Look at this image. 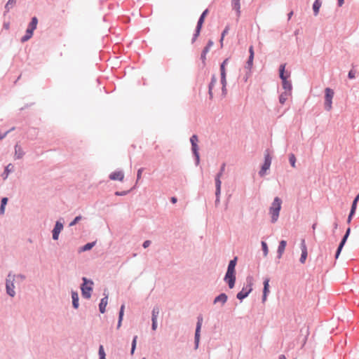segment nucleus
Returning a JSON list of instances; mask_svg holds the SVG:
<instances>
[{"instance_id":"nucleus-45","label":"nucleus","mask_w":359,"mask_h":359,"mask_svg":"<svg viewBox=\"0 0 359 359\" xmlns=\"http://www.w3.org/2000/svg\"><path fill=\"white\" fill-rule=\"evenodd\" d=\"M229 28L226 27L222 34L221 43H222L224 36L228 33Z\"/></svg>"},{"instance_id":"nucleus-6","label":"nucleus","mask_w":359,"mask_h":359,"mask_svg":"<svg viewBox=\"0 0 359 359\" xmlns=\"http://www.w3.org/2000/svg\"><path fill=\"white\" fill-rule=\"evenodd\" d=\"M15 280V276L9 274L6 279V291L11 297H14L15 292L14 291L13 281Z\"/></svg>"},{"instance_id":"nucleus-4","label":"nucleus","mask_w":359,"mask_h":359,"mask_svg":"<svg viewBox=\"0 0 359 359\" xmlns=\"http://www.w3.org/2000/svg\"><path fill=\"white\" fill-rule=\"evenodd\" d=\"M334 95V93L331 88H326L325 89V109L327 111H330L332 108V104Z\"/></svg>"},{"instance_id":"nucleus-28","label":"nucleus","mask_w":359,"mask_h":359,"mask_svg":"<svg viewBox=\"0 0 359 359\" xmlns=\"http://www.w3.org/2000/svg\"><path fill=\"white\" fill-rule=\"evenodd\" d=\"M236 260H237V258L235 257L233 259L230 261L229 266H228L227 271H229V273L232 272V273H235V266L236 264Z\"/></svg>"},{"instance_id":"nucleus-26","label":"nucleus","mask_w":359,"mask_h":359,"mask_svg":"<svg viewBox=\"0 0 359 359\" xmlns=\"http://www.w3.org/2000/svg\"><path fill=\"white\" fill-rule=\"evenodd\" d=\"M72 304L73 306L75 309L79 307V296L78 294L75 292H72Z\"/></svg>"},{"instance_id":"nucleus-61","label":"nucleus","mask_w":359,"mask_h":359,"mask_svg":"<svg viewBox=\"0 0 359 359\" xmlns=\"http://www.w3.org/2000/svg\"><path fill=\"white\" fill-rule=\"evenodd\" d=\"M316 227V224H313V226H312L313 229L315 230Z\"/></svg>"},{"instance_id":"nucleus-16","label":"nucleus","mask_w":359,"mask_h":359,"mask_svg":"<svg viewBox=\"0 0 359 359\" xmlns=\"http://www.w3.org/2000/svg\"><path fill=\"white\" fill-rule=\"evenodd\" d=\"M301 249H302V255L300 257V262L304 264L306 259L307 255H308L307 248H306L304 240H302V241Z\"/></svg>"},{"instance_id":"nucleus-22","label":"nucleus","mask_w":359,"mask_h":359,"mask_svg":"<svg viewBox=\"0 0 359 359\" xmlns=\"http://www.w3.org/2000/svg\"><path fill=\"white\" fill-rule=\"evenodd\" d=\"M241 0H232L231 5L233 8L236 11L237 15L239 17L241 15Z\"/></svg>"},{"instance_id":"nucleus-63","label":"nucleus","mask_w":359,"mask_h":359,"mask_svg":"<svg viewBox=\"0 0 359 359\" xmlns=\"http://www.w3.org/2000/svg\"><path fill=\"white\" fill-rule=\"evenodd\" d=\"M18 278H20L21 279L23 278V277L22 276H19Z\"/></svg>"},{"instance_id":"nucleus-47","label":"nucleus","mask_w":359,"mask_h":359,"mask_svg":"<svg viewBox=\"0 0 359 359\" xmlns=\"http://www.w3.org/2000/svg\"><path fill=\"white\" fill-rule=\"evenodd\" d=\"M142 170H143V168H140V169L138 170V171H137V180H140V179L141 178Z\"/></svg>"},{"instance_id":"nucleus-7","label":"nucleus","mask_w":359,"mask_h":359,"mask_svg":"<svg viewBox=\"0 0 359 359\" xmlns=\"http://www.w3.org/2000/svg\"><path fill=\"white\" fill-rule=\"evenodd\" d=\"M271 163V157L270 156V154L269 151H266L265 156H264V163L262 167V169L259 172L260 175H264L265 172L269 169Z\"/></svg>"},{"instance_id":"nucleus-62","label":"nucleus","mask_w":359,"mask_h":359,"mask_svg":"<svg viewBox=\"0 0 359 359\" xmlns=\"http://www.w3.org/2000/svg\"><path fill=\"white\" fill-rule=\"evenodd\" d=\"M292 15V12L289 13V18L291 17Z\"/></svg>"},{"instance_id":"nucleus-56","label":"nucleus","mask_w":359,"mask_h":359,"mask_svg":"<svg viewBox=\"0 0 359 359\" xmlns=\"http://www.w3.org/2000/svg\"><path fill=\"white\" fill-rule=\"evenodd\" d=\"M177 198H175V197H172V198H171V202H172V203H177Z\"/></svg>"},{"instance_id":"nucleus-40","label":"nucleus","mask_w":359,"mask_h":359,"mask_svg":"<svg viewBox=\"0 0 359 359\" xmlns=\"http://www.w3.org/2000/svg\"><path fill=\"white\" fill-rule=\"evenodd\" d=\"M100 359H105V353L103 346L101 345L99 348Z\"/></svg>"},{"instance_id":"nucleus-32","label":"nucleus","mask_w":359,"mask_h":359,"mask_svg":"<svg viewBox=\"0 0 359 359\" xmlns=\"http://www.w3.org/2000/svg\"><path fill=\"white\" fill-rule=\"evenodd\" d=\"M13 165L11 163L8 164L6 168H5V170H4V172L3 174L4 175V179L6 180L8 175L10 174V172L12 171L13 170Z\"/></svg>"},{"instance_id":"nucleus-49","label":"nucleus","mask_w":359,"mask_h":359,"mask_svg":"<svg viewBox=\"0 0 359 359\" xmlns=\"http://www.w3.org/2000/svg\"><path fill=\"white\" fill-rule=\"evenodd\" d=\"M150 243H151V241H145L144 242V243H143V247H144V248H147V247H149V246Z\"/></svg>"},{"instance_id":"nucleus-59","label":"nucleus","mask_w":359,"mask_h":359,"mask_svg":"<svg viewBox=\"0 0 359 359\" xmlns=\"http://www.w3.org/2000/svg\"><path fill=\"white\" fill-rule=\"evenodd\" d=\"M279 359H286L285 356L284 355H280L279 356Z\"/></svg>"},{"instance_id":"nucleus-15","label":"nucleus","mask_w":359,"mask_h":359,"mask_svg":"<svg viewBox=\"0 0 359 359\" xmlns=\"http://www.w3.org/2000/svg\"><path fill=\"white\" fill-rule=\"evenodd\" d=\"M350 231H351V229H350V228H348V229H347V231H346V234L344 235V238H343L342 241H341V243H340V244H339V248H338V249H337V252H336V255H335V257H336V258H338V257H339V254H340V252H341V249H342L343 246L344 245V244H345V243H346V240H347V238H348V235H349V233H350Z\"/></svg>"},{"instance_id":"nucleus-12","label":"nucleus","mask_w":359,"mask_h":359,"mask_svg":"<svg viewBox=\"0 0 359 359\" xmlns=\"http://www.w3.org/2000/svg\"><path fill=\"white\" fill-rule=\"evenodd\" d=\"M358 201H359V194L355 196V198H354V200L353 201V203H352V205H351V212L349 213V215H348V219H347V222L348 223L351 222L352 217L355 214V210H356V208H357V204H358Z\"/></svg>"},{"instance_id":"nucleus-24","label":"nucleus","mask_w":359,"mask_h":359,"mask_svg":"<svg viewBox=\"0 0 359 359\" xmlns=\"http://www.w3.org/2000/svg\"><path fill=\"white\" fill-rule=\"evenodd\" d=\"M287 245V242L285 241H281L279 243V246L278 248V257L280 258L285 251V247Z\"/></svg>"},{"instance_id":"nucleus-53","label":"nucleus","mask_w":359,"mask_h":359,"mask_svg":"<svg viewBox=\"0 0 359 359\" xmlns=\"http://www.w3.org/2000/svg\"><path fill=\"white\" fill-rule=\"evenodd\" d=\"M206 55L205 53H201V60H203V62H205V59H206Z\"/></svg>"},{"instance_id":"nucleus-1","label":"nucleus","mask_w":359,"mask_h":359,"mask_svg":"<svg viewBox=\"0 0 359 359\" xmlns=\"http://www.w3.org/2000/svg\"><path fill=\"white\" fill-rule=\"evenodd\" d=\"M281 205V199L278 197H276L269 209V214L271 216V222L273 223L276 222L278 219Z\"/></svg>"},{"instance_id":"nucleus-42","label":"nucleus","mask_w":359,"mask_h":359,"mask_svg":"<svg viewBox=\"0 0 359 359\" xmlns=\"http://www.w3.org/2000/svg\"><path fill=\"white\" fill-rule=\"evenodd\" d=\"M137 339V336H135V337L133 338V343H132V348H131V353H132V354L134 353V351H135V347H136Z\"/></svg>"},{"instance_id":"nucleus-44","label":"nucleus","mask_w":359,"mask_h":359,"mask_svg":"<svg viewBox=\"0 0 359 359\" xmlns=\"http://www.w3.org/2000/svg\"><path fill=\"white\" fill-rule=\"evenodd\" d=\"M348 76L351 79H354L355 77V72L354 71H353V70H351L348 72Z\"/></svg>"},{"instance_id":"nucleus-27","label":"nucleus","mask_w":359,"mask_h":359,"mask_svg":"<svg viewBox=\"0 0 359 359\" xmlns=\"http://www.w3.org/2000/svg\"><path fill=\"white\" fill-rule=\"evenodd\" d=\"M191 146H192L193 153H194V156H196V163L198 164L200 161L198 144H191Z\"/></svg>"},{"instance_id":"nucleus-58","label":"nucleus","mask_w":359,"mask_h":359,"mask_svg":"<svg viewBox=\"0 0 359 359\" xmlns=\"http://www.w3.org/2000/svg\"><path fill=\"white\" fill-rule=\"evenodd\" d=\"M224 166H225V165H224V164H223V165H222V168H221V171H220L219 172H222V174L223 173V172H224Z\"/></svg>"},{"instance_id":"nucleus-55","label":"nucleus","mask_w":359,"mask_h":359,"mask_svg":"<svg viewBox=\"0 0 359 359\" xmlns=\"http://www.w3.org/2000/svg\"><path fill=\"white\" fill-rule=\"evenodd\" d=\"M208 9H205V10L203 12V13L201 14V15H202V16H203L204 18H205V17H206V15H208Z\"/></svg>"},{"instance_id":"nucleus-9","label":"nucleus","mask_w":359,"mask_h":359,"mask_svg":"<svg viewBox=\"0 0 359 359\" xmlns=\"http://www.w3.org/2000/svg\"><path fill=\"white\" fill-rule=\"evenodd\" d=\"M203 323V318L201 316H199L198 318V322L196 329V333H195V343H196V347L197 348L199 343L200 339V331Z\"/></svg>"},{"instance_id":"nucleus-50","label":"nucleus","mask_w":359,"mask_h":359,"mask_svg":"<svg viewBox=\"0 0 359 359\" xmlns=\"http://www.w3.org/2000/svg\"><path fill=\"white\" fill-rule=\"evenodd\" d=\"M249 53H250V55H252L254 56L255 55V53H254V48L252 46H251L250 48H249Z\"/></svg>"},{"instance_id":"nucleus-11","label":"nucleus","mask_w":359,"mask_h":359,"mask_svg":"<svg viewBox=\"0 0 359 359\" xmlns=\"http://www.w3.org/2000/svg\"><path fill=\"white\" fill-rule=\"evenodd\" d=\"M224 280L228 283L229 287L233 288L235 285L236 276L234 273L226 271Z\"/></svg>"},{"instance_id":"nucleus-8","label":"nucleus","mask_w":359,"mask_h":359,"mask_svg":"<svg viewBox=\"0 0 359 359\" xmlns=\"http://www.w3.org/2000/svg\"><path fill=\"white\" fill-rule=\"evenodd\" d=\"M253 60H254V56L250 55L249 58L246 62L245 69H247V72H246L245 76H244L245 82H247L248 79L251 76L252 68L253 66Z\"/></svg>"},{"instance_id":"nucleus-51","label":"nucleus","mask_w":359,"mask_h":359,"mask_svg":"<svg viewBox=\"0 0 359 359\" xmlns=\"http://www.w3.org/2000/svg\"><path fill=\"white\" fill-rule=\"evenodd\" d=\"M5 207H6V205H3L1 204V206H0V214H1V215L4 214Z\"/></svg>"},{"instance_id":"nucleus-64","label":"nucleus","mask_w":359,"mask_h":359,"mask_svg":"<svg viewBox=\"0 0 359 359\" xmlns=\"http://www.w3.org/2000/svg\"><path fill=\"white\" fill-rule=\"evenodd\" d=\"M142 359H146L145 358H143Z\"/></svg>"},{"instance_id":"nucleus-3","label":"nucleus","mask_w":359,"mask_h":359,"mask_svg":"<svg viewBox=\"0 0 359 359\" xmlns=\"http://www.w3.org/2000/svg\"><path fill=\"white\" fill-rule=\"evenodd\" d=\"M285 64H283L280 66V77L283 81V88L288 90L289 92L292 89V85L290 81H287V78L290 76V74L285 75Z\"/></svg>"},{"instance_id":"nucleus-21","label":"nucleus","mask_w":359,"mask_h":359,"mask_svg":"<svg viewBox=\"0 0 359 359\" xmlns=\"http://www.w3.org/2000/svg\"><path fill=\"white\" fill-rule=\"evenodd\" d=\"M107 302H108V295L106 294L105 297L101 299L100 305H99L100 311L102 313H104L105 312V309L107 305Z\"/></svg>"},{"instance_id":"nucleus-31","label":"nucleus","mask_w":359,"mask_h":359,"mask_svg":"<svg viewBox=\"0 0 359 359\" xmlns=\"http://www.w3.org/2000/svg\"><path fill=\"white\" fill-rule=\"evenodd\" d=\"M124 309H125V306L122 305L121 306V309H120V311H119L118 322V325H117L118 328H119L121 327V323H122L123 317V313H124Z\"/></svg>"},{"instance_id":"nucleus-37","label":"nucleus","mask_w":359,"mask_h":359,"mask_svg":"<svg viewBox=\"0 0 359 359\" xmlns=\"http://www.w3.org/2000/svg\"><path fill=\"white\" fill-rule=\"evenodd\" d=\"M213 45V42L212 41L210 40L207 44V46L204 48V49L203 50V53L207 54L209 51H210V49L211 48V47Z\"/></svg>"},{"instance_id":"nucleus-35","label":"nucleus","mask_w":359,"mask_h":359,"mask_svg":"<svg viewBox=\"0 0 359 359\" xmlns=\"http://www.w3.org/2000/svg\"><path fill=\"white\" fill-rule=\"evenodd\" d=\"M289 95H290L289 92H285V93H282L279 97L280 102L281 104H284L285 102V101L287 100Z\"/></svg>"},{"instance_id":"nucleus-30","label":"nucleus","mask_w":359,"mask_h":359,"mask_svg":"<svg viewBox=\"0 0 359 359\" xmlns=\"http://www.w3.org/2000/svg\"><path fill=\"white\" fill-rule=\"evenodd\" d=\"M33 31L27 29L25 35L21 39L22 42H25L32 38L33 35Z\"/></svg>"},{"instance_id":"nucleus-48","label":"nucleus","mask_w":359,"mask_h":359,"mask_svg":"<svg viewBox=\"0 0 359 359\" xmlns=\"http://www.w3.org/2000/svg\"><path fill=\"white\" fill-rule=\"evenodd\" d=\"M128 191H121V192H120V191H116V192H115V194H116V196H124V195L127 194H128Z\"/></svg>"},{"instance_id":"nucleus-10","label":"nucleus","mask_w":359,"mask_h":359,"mask_svg":"<svg viewBox=\"0 0 359 359\" xmlns=\"http://www.w3.org/2000/svg\"><path fill=\"white\" fill-rule=\"evenodd\" d=\"M221 177H222V172H219L215 177V185H216L215 194L217 196L216 202H219V194L221 192V185H222V182L220 180Z\"/></svg>"},{"instance_id":"nucleus-46","label":"nucleus","mask_w":359,"mask_h":359,"mask_svg":"<svg viewBox=\"0 0 359 359\" xmlns=\"http://www.w3.org/2000/svg\"><path fill=\"white\" fill-rule=\"evenodd\" d=\"M157 327V320H152V330H156Z\"/></svg>"},{"instance_id":"nucleus-60","label":"nucleus","mask_w":359,"mask_h":359,"mask_svg":"<svg viewBox=\"0 0 359 359\" xmlns=\"http://www.w3.org/2000/svg\"><path fill=\"white\" fill-rule=\"evenodd\" d=\"M15 1V0H9L8 4H7V6L10 4V3H14Z\"/></svg>"},{"instance_id":"nucleus-33","label":"nucleus","mask_w":359,"mask_h":359,"mask_svg":"<svg viewBox=\"0 0 359 359\" xmlns=\"http://www.w3.org/2000/svg\"><path fill=\"white\" fill-rule=\"evenodd\" d=\"M320 6H321V3L318 0H316L313 3V9L315 15H317L318 14L319 9H320Z\"/></svg>"},{"instance_id":"nucleus-25","label":"nucleus","mask_w":359,"mask_h":359,"mask_svg":"<svg viewBox=\"0 0 359 359\" xmlns=\"http://www.w3.org/2000/svg\"><path fill=\"white\" fill-rule=\"evenodd\" d=\"M37 24H38V19L36 17H33L32 18V21L31 22L29 23L27 29H29V30H32V31H34L37 27Z\"/></svg>"},{"instance_id":"nucleus-19","label":"nucleus","mask_w":359,"mask_h":359,"mask_svg":"<svg viewBox=\"0 0 359 359\" xmlns=\"http://www.w3.org/2000/svg\"><path fill=\"white\" fill-rule=\"evenodd\" d=\"M204 20H205V18L203 16L201 15V17H200V18H199V20L198 21L197 26H196V34H194V37L193 39L194 41L196 40V39L199 35L200 32H201V28H202V26H203V24L204 22Z\"/></svg>"},{"instance_id":"nucleus-18","label":"nucleus","mask_w":359,"mask_h":359,"mask_svg":"<svg viewBox=\"0 0 359 359\" xmlns=\"http://www.w3.org/2000/svg\"><path fill=\"white\" fill-rule=\"evenodd\" d=\"M269 292V279L266 278L264 281V290H263V297H262L263 302H266Z\"/></svg>"},{"instance_id":"nucleus-5","label":"nucleus","mask_w":359,"mask_h":359,"mask_svg":"<svg viewBox=\"0 0 359 359\" xmlns=\"http://www.w3.org/2000/svg\"><path fill=\"white\" fill-rule=\"evenodd\" d=\"M229 61V59L226 58L224 60V62L222 63L220 66V71H221V83L222 85V91L224 93H225L226 91V69L225 66L227 65Z\"/></svg>"},{"instance_id":"nucleus-43","label":"nucleus","mask_w":359,"mask_h":359,"mask_svg":"<svg viewBox=\"0 0 359 359\" xmlns=\"http://www.w3.org/2000/svg\"><path fill=\"white\" fill-rule=\"evenodd\" d=\"M81 219V216H77L75 219L69 224L70 226L75 225Z\"/></svg>"},{"instance_id":"nucleus-17","label":"nucleus","mask_w":359,"mask_h":359,"mask_svg":"<svg viewBox=\"0 0 359 359\" xmlns=\"http://www.w3.org/2000/svg\"><path fill=\"white\" fill-rule=\"evenodd\" d=\"M109 178L111 180L123 181L124 178V174L122 171H115L109 175Z\"/></svg>"},{"instance_id":"nucleus-36","label":"nucleus","mask_w":359,"mask_h":359,"mask_svg":"<svg viewBox=\"0 0 359 359\" xmlns=\"http://www.w3.org/2000/svg\"><path fill=\"white\" fill-rule=\"evenodd\" d=\"M289 161L292 168L296 167V157L294 154H290L289 155Z\"/></svg>"},{"instance_id":"nucleus-20","label":"nucleus","mask_w":359,"mask_h":359,"mask_svg":"<svg viewBox=\"0 0 359 359\" xmlns=\"http://www.w3.org/2000/svg\"><path fill=\"white\" fill-rule=\"evenodd\" d=\"M25 153L23 151V149L22 148L18 145V144H16L15 146V155H14V158L15 159H20L23 157Z\"/></svg>"},{"instance_id":"nucleus-38","label":"nucleus","mask_w":359,"mask_h":359,"mask_svg":"<svg viewBox=\"0 0 359 359\" xmlns=\"http://www.w3.org/2000/svg\"><path fill=\"white\" fill-rule=\"evenodd\" d=\"M262 250H263V252H264V257H266L267 255H268V246H267V244L266 242L264 241H262Z\"/></svg>"},{"instance_id":"nucleus-57","label":"nucleus","mask_w":359,"mask_h":359,"mask_svg":"<svg viewBox=\"0 0 359 359\" xmlns=\"http://www.w3.org/2000/svg\"><path fill=\"white\" fill-rule=\"evenodd\" d=\"M344 0H338L339 6H341L344 4Z\"/></svg>"},{"instance_id":"nucleus-14","label":"nucleus","mask_w":359,"mask_h":359,"mask_svg":"<svg viewBox=\"0 0 359 359\" xmlns=\"http://www.w3.org/2000/svg\"><path fill=\"white\" fill-rule=\"evenodd\" d=\"M252 291V287H251V285H250L248 287H243L242 289V290L241 292H239L238 294H237V298L240 300H242L244 298H245L246 297H248V295L249 294V293Z\"/></svg>"},{"instance_id":"nucleus-39","label":"nucleus","mask_w":359,"mask_h":359,"mask_svg":"<svg viewBox=\"0 0 359 359\" xmlns=\"http://www.w3.org/2000/svg\"><path fill=\"white\" fill-rule=\"evenodd\" d=\"M158 313H159V309L158 307H154L152 311V320H157Z\"/></svg>"},{"instance_id":"nucleus-54","label":"nucleus","mask_w":359,"mask_h":359,"mask_svg":"<svg viewBox=\"0 0 359 359\" xmlns=\"http://www.w3.org/2000/svg\"><path fill=\"white\" fill-rule=\"evenodd\" d=\"M7 133L8 132H6L4 133H0V140L4 139L6 136Z\"/></svg>"},{"instance_id":"nucleus-23","label":"nucleus","mask_w":359,"mask_h":359,"mask_svg":"<svg viewBox=\"0 0 359 359\" xmlns=\"http://www.w3.org/2000/svg\"><path fill=\"white\" fill-rule=\"evenodd\" d=\"M227 301V296L226 294L224 293H222V294H220L219 296H217L215 300H214V304H217L218 302H221L222 304H224Z\"/></svg>"},{"instance_id":"nucleus-2","label":"nucleus","mask_w":359,"mask_h":359,"mask_svg":"<svg viewBox=\"0 0 359 359\" xmlns=\"http://www.w3.org/2000/svg\"><path fill=\"white\" fill-rule=\"evenodd\" d=\"M83 283L81 285V292L83 297L86 299H89L91 296V291L93 290L92 285H93V282L92 280H88L86 278H83Z\"/></svg>"},{"instance_id":"nucleus-34","label":"nucleus","mask_w":359,"mask_h":359,"mask_svg":"<svg viewBox=\"0 0 359 359\" xmlns=\"http://www.w3.org/2000/svg\"><path fill=\"white\" fill-rule=\"evenodd\" d=\"M95 242L88 243L86 244L85 245H83L80 249L79 252H84V251L90 250L95 245Z\"/></svg>"},{"instance_id":"nucleus-13","label":"nucleus","mask_w":359,"mask_h":359,"mask_svg":"<svg viewBox=\"0 0 359 359\" xmlns=\"http://www.w3.org/2000/svg\"><path fill=\"white\" fill-rule=\"evenodd\" d=\"M63 229V224L60 222H57L55 226V228L53 230V238L54 240H57L59 237V234L60 231Z\"/></svg>"},{"instance_id":"nucleus-52","label":"nucleus","mask_w":359,"mask_h":359,"mask_svg":"<svg viewBox=\"0 0 359 359\" xmlns=\"http://www.w3.org/2000/svg\"><path fill=\"white\" fill-rule=\"evenodd\" d=\"M7 202H8V198H3L1 199V205H6Z\"/></svg>"},{"instance_id":"nucleus-41","label":"nucleus","mask_w":359,"mask_h":359,"mask_svg":"<svg viewBox=\"0 0 359 359\" xmlns=\"http://www.w3.org/2000/svg\"><path fill=\"white\" fill-rule=\"evenodd\" d=\"M190 142H191V144H198V136L196 135H192L191 137L190 138Z\"/></svg>"},{"instance_id":"nucleus-29","label":"nucleus","mask_w":359,"mask_h":359,"mask_svg":"<svg viewBox=\"0 0 359 359\" xmlns=\"http://www.w3.org/2000/svg\"><path fill=\"white\" fill-rule=\"evenodd\" d=\"M216 83H217V79H216L215 76L213 75L212 77V79H211V82L209 85V94L211 97H212V91H213L214 86Z\"/></svg>"}]
</instances>
